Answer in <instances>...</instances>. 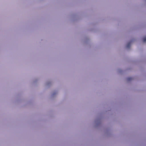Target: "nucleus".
<instances>
[{
	"label": "nucleus",
	"mask_w": 146,
	"mask_h": 146,
	"mask_svg": "<svg viewBox=\"0 0 146 146\" xmlns=\"http://www.w3.org/2000/svg\"><path fill=\"white\" fill-rule=\"evenodd\" d=\"M143 40L144 42H145L146 41V37L143 38Z\"/></svg>",
	"instance_id": "nucleus-1"
},
{
	"label": "nucleus",
	"mask_w": 146,
	"mask_h": 146,
	"mask_svg": "<svg viewBox=\"0 0 146 146\" xmlns=\"http://www.w3.org/2000/svg\"><path fill=\"white\" fill-rule=\"evenodd\" d=\"M128 48H129V43L128 42Z\"/></svg>",
	"instance_id": "nucleus-3"
},
{
	"label": "nucleus",
	"mask_w": 146,
	"mask_h": 146,
	"mask_svg": "<svg viewBox=\"0 0 146 146\" xmlns=\"http://www.w3.org/2000/svg\"><path fill=\"white\" fill-rule=\"evenodd\" d=\"M128 81H129L130 80H131V78L128 77Z\"/></svg>",
	"instance_id": "nucleus-2"
},
{
	"label": "nucleus",
	"mask_w": 146,
	"mask_h": 146,
	"mask_svg": "<svg viewBox=\"0 0 146 146\" xmlns=\"http://www.w3.org/2000/svg\"><path fill=\"white\" fill-rule=\"evenodd\" d=\"M126 46H128V45H127H127H126Z\"/></svg>",
	"instance_id": "nucleus-4"
}]
</instances>
